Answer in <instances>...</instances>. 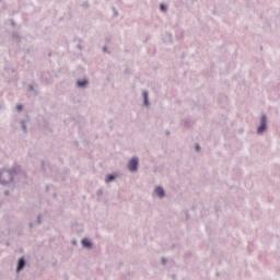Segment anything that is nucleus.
<instances>
[{
  "mask_svg": "<svg viewBox=\"0 0 280 280\" xmlns=\"http://www.w3.org/2000/svg\"><path fill=\"white\" fill-rule=\"evenodd\" d=\"M82 244H83L84 248H91V241L85 238L82 241Z\"/></svg>",
  "mask_w": 280,
  "mask_h": 280,
  "instance_id": "6",
  "label": "nucleus"
},
{
  "mask_svg": "<svg viewBox=\"0 0 280 280\" xmlns=\"http://www.w3.org/2000/svg\"><path fill=\"white\" fill-rule=\"evenodd\" d=\"M196 150H197V151H198V150H200V147H199V145H197V147H196Z\"/></svg>",
  "mask_w": 280,
  "mask_h": 280,
  "instance_id": "12",
  "label": "nucleus"
},
{
  "mask_svg": "<svg viewBox=\"0 0 280 280\" xmlns=\"http://www.w3.org/2000/svg\"><path fill=\"white\" fill-rule=\"evenodd\" d=\"M144 105L148 106V92H143Z\"/></svg>",
  "mask_w": 280,
  "mask_h": 280,
  "instance_id": "9",
  "label": "nucleus"
},
{
  "mask_svg": "<svg viewBox=\"0 0 280 280\" xmlns=\"http://www.w3.org/2000/svg\"><path fill=\"white\" fill-rule=\"evenodd\" d=\"M16 110H19V113H21V110H23V105H18Z\"/></svg>",
  "mask_w": 280,
  "mask_h": 280,
  "instance_id": "10",
  "label": "nucleus"
},
{
  "mask_svg": "<svg viewBox=\"0 0 280 280\" xmlns=\"http://www.w3.org/2000/svg\"><path fill=\"white\" fill-rule=\"evenodd\" d=\"M112 180H115V176L114 175H108L106 178V183H110Z\"/></svg>",
  "mask_w": 280,
  "mask_h": 280,
  "instance_id": "8",
  "label": "nucleus"
},
{
  "mask_svg": "<svg viewBox=\"0 0 280 280\" xmlns=\"http://www.w3.org/2000/svg\"><path fill=\"white\" fill-rule=\"evenodd\" d=\"M160 8H161L162 12H165V4H161Z\"/></svg>",
  "mask_w": 280,
  "mask_h": 280,
  "instance_id": "11",
  "label": "nucleus"
},
{
  "mask_svg": "<svg viewBox=\"0 0 280 280\" xmlns=\"http://www.w3.org/2000/svg\"><path fill=\"white\" fill-rule=\"evenodd\" d=\"M266 130V116H262L260 119V126L258 127V135H261Z\"/></svg>",
  "mask_w": 280,
  "mask_h": 280,
  "instance_id": "3",
  "label": "nucleus"
},
{
  "mask_svg": "<svg viewBox=\"0 0 280 280\" xmlns=\"http://www.w3.org/2000/svg\"><path fill=\"white\" fill-rule=\"evenodd\" d=\"M78 86H86L89 84V81L82 80L77 82Z\"/></svg>",
  "mask_w": 280,
  "mask_h": 280,
  "instance_id": "7",
  "label": "nucleus"
},
{
  "mask_svg": "<svg viewBox=\"0 0 280 280\" xmlns=\"http://www.w3.org/2000/svg\"><path fill=\"white\" fill-rule=\"evenodd\" d=\"M155 194L156 196H159V198H163V196H165V191L163 190L162 187L155 188Z\"/></svg>",
  "mask_w": 280,
  "mask_h": 280,
  "instance_id": "4",
  "label": "nucleus"
},
{
  "mask_svg": "<svg viewBox=\"0 0 280 280\" xmlns=\"http://www.w3.org/2000/svg\"><path fill=\"white\" fill-rule=\"evenodd\" d=\"M24 267H25V260L21 258L18 265V270H23Z\"/></svg>",
  "mask_w": 280,
  "mask_h": 280,
  "instance_id": "5",
  "label": "nucleus"
},
{
  "mask_svg": "<svg viewBox=\"0 0 280 280\" xmlns=\"http://www.w3.org/2000/svg\"><path fill=\"white\" fill-rule=\"evenodd\" d=\"M137 167H139V160L137 158H133L129 161L128 170L130 172H137Z\"/></svg>",
  "mask_w": 280,
  "mask_h": 280,
  "instance_id": "2",
  "label": "nucleus"
},
{
  "mask_svg": "<svg viewBox=\"0 0 280 280\" xmlns=\"http://www.w3.org/2000/svg\"><path fill=\"white\" fill-rule=\"evenodd\" d=\"M12 180V173L10 171L0 172V183L2 185H8Z\"/></svg>",
  "mask_w": 280,
  "mask_h": 280,
  "instance_id": "1",
  "label": "nucleus"
}]
</instances>
